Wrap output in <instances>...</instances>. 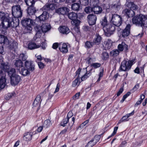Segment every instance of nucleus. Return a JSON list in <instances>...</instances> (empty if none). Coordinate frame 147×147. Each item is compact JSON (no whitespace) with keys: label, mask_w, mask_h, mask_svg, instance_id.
<instances>
[{"label":"nucleus","mask_w":147,"mask_h":147,"mask_svg":"<svg viewBox=\"0 0 147 147\" xmlns=\"http://www.w3.org/2000/svg\"><path fill=\"white\" fill-rule=\"evenodd\" d=\"M132 22L136 25L147 26V16L140 14L133 18Z\"/></svg>","instance_id":"nucleus-1"},{"label":"nucleus","mask_w":147,"mask_h":147,"mask_svg":"<svg viewBox=\"0 0 147 147\" xmlns=\"http://www.w3.org/2000/svg\"><path fill=\"white\" fill-rule=\"evenodd\" d=\"M21 23L22 25L25 27V31L26 32L31 33L32 30V26L34 23L33 20L29 18H26L22 20Z\"/></svg>","instance_id":"nucleus-2"},{"label":"nucleus","mask_w":147,"mask_h":147,"mask_svg":"<svg viewBox=\"0 0 147 147\" xmlns=\"http://www.w3.org/2000/svg\"><path fill=\"white\" fill-rule=\"evenodd\" d=\"M8 23L5 22L4 23L2 22L0 24V33L3 34H5L7 30L8 27H16L19 24L18 21L16 22V23Z\"/></svg>","instance_id":"nucleus-3"},{"label":"nucleus","mask_w":147,"mask_h":147,"mask_svg":"<svg viewBox=\"0 0 147 147\" xmlns=\"http://www.w3.org/2000/svg\"><path fill=\"white\" fill-rule=\"evenodd\" d=\"M40 29L41 30L38 29L36 27L37 30H36V37L39 38L41 36V32L46 33L49 31L51 28V26L48 24H43L40 27Z\"/></svg>","instance_id":"nucleus-4"},{"label":"nucleus","mask_w":147,"mask_h":147,"mask_svg":"<svg viewBox=\"0 0 147 147\" xmlns=\"http://www.w3.org/2000/svg\"><path fill=\"white\" fill-rule=\"evenodd\" d=\"M115 25L113 24H109L103 27V30L105 33V35L107 36H109L113 34L115 29Z\"/></svg>","instance_id":"nucleus-5"},{"label":"nucleus","mask_w":147,"mask_h":147,"mask_svg":"<svg viewBox=\"0 0 147 147\" xmlns=\"http://www.w3.org/2000/svg\"><path fill=\"white\" fill-rule=\"evenodd\" d=\"M133 62V61H127L125 60H123L121 62L119 71H127L129 70L131 68Z\"/></svg>","instance_id":"nucleus-6"},{"label":"nucleus","mask_w":147,"mask_h":147,"mask_svg":"<svg viewBox=\"0 0 147 147\" xmlns=\"http://www.w3.org/2000/svg\"><path fill=\"white\" fill-rule=\"evenodd\" d=\"M12 13L15 18H19L22 17V12L20 5L13 6L12 7Z\"/></svg>","instance_id":"nucleus-7"},{"label":"nucleus","mask_w":147,"mask_h":147,"mask_svg":"<svg viewBox=\"0 0 147 147\" xmlns=\"http://www.w3.org/2000/svg\"><path fill=\"white\" fill-rule=\"evenodd\" d=\"M0 20L2 21V22H5L8 23H15L12 17H10L9 14L3 12H0Z\"/></svg>","instance_id":"nucleus-8"},{"label":"nucleus","mask_w":147,"mask_h":147,"mask_svg":"<svg viewBox=\"0 0 147 147\" xmlns=\"http://www.w3.org/2000/svg\"><path fill=\"white\" fill-rule=\"evenodd\" d=\"M111 22L115 26L119 27L122 24V18L120 16L117 14L113 15Z\"/></svg>","instance_id":"nucleus-9"},{"label":"nucleus","mask_w":147,"mask_h":147,"mask_svg":"<svg viewBox=\"0 0 147 147\" xmlns=\"http://www.w3.org/2000/svg\"><path fill=\"white\" fill-rule=\"evenodd\" d=\"M25 67L31 72L33 71L35 69V65L33 62L31 61L26 60L24 62Z\"/></svg>","instance_id":"nucleus-10"},{"label":"nucleus","mask_w":147,"mask_h":147,"mask_svg":"<svg viewBox=\"0 0 147 147\" xmlns=\"http://www.w3.org/2000/svg\"><path fill=\"white\" fill-rule=\"evenodd\" d=\"M21 78L18 75H15L10 78L11 84L13 86L17 85L21 80Z\"/></svg>","instance_id":"nucleus-11"},{"label":"nucleus","mask_w":147,"mask_h":147,"mask_svg":"<svg viewBox=\"0 0 147 147\" xmlns=\"http://www.w3.org/2000/svg\"><path fill=\"white\" fill-rule=\"evenodd\" d=\"M87 18L90 25H92L95 24L97 19L96 15L93 14H89Z\"/></svg>","instance_id":"nucleus-12"},{"label":"nucleus","mask_w":147,"mask_h":147,"mask_svg":"<svg viewBox=\"0 0 147 147\" xmlns=\"http://www.w3.org/2000/svg\"><path fill=\"white\" fill-rule=\"evenodd\" d=\"M131 25L130 24L127 25L125 28L123 30L122 32V34L123 36H127L129 34Z\"/></svg>","instance_id":"nucleus-13"},{"label":"nucleus","mask_w":147,"mask_h":147,"mask_svg":"<svg viewBox=\"0 0 147 147\" xmlns=\"http://www.w3.org/2000/svg\"><path fill=\"white\" fill-rule=\"evenodd\" d=\"M59 32L63 34H67L70 32V30L69 28L66 26H60L58 28Z\"/></svg>","instance_id":"nucleus-14"},{"label":"nucleus","mask_w":147,"mask_h":147,"mask_svg":"<svg viewBox=\"0 0 147 147\" xmlns=\"http://www.w3.org/2000/svg\"><path fill=\"white\" fill-rule=\"evenodd\" d=\"M123 12L125 15L127 16L129 18L132 17L135 15L134 11L128 9H126L124 10Z\"/></svg>","instance_id":"nucleus-15"},{"label":"nucleus","mask_w":147,"mask_h":147,"mask_svg":"<svg viewBox=\"0 0 147 147\" xmlns=\"http://www.w3.org/2000/svg\"><path fill=\"white\" fill-rule=\"evenodd\" d=\"M68 8L66 7H61L58 8L56 12L59 14L64 15L69 11Z\"/></svg>","instance_id":"nucleus-16"},{"label":"nucleus","mask_w":147,"mask_h":147,"mask_svg":"<svg viewBox=\"0 0 147 147\" xmlns=\"http://www.w3.org/2000/svg\"><path fill=\"white\" fill-rule=\"evenodd\" d=\"M117 48L120 52L123 51L124 50L126 51L128 49V46L125 42H122L118 45Z\"/></svg>","instance_id":"nucleus-17"},{"label":"nucleus","mask_w":147,"mask_h":147,"mask_svg":"<svg viewBox=\"0 0 147 147\" xmlns=\"http://www.w3.org/2000/svg\"><path fill=\"white\" fill-rule=\"evenodd\" d=\"M14 64L16 67L17 68L18 71H20V69L23 67V63L20 60H15L14 62Z\"/></svg>","instance_id":"nucleus-18"},{"label":"nucleus","mask_w":147,"mask_h":147,"mask_svg":"<svg viewBox=\"0 0 147 147\" xmlns=\"http://www.w3.org/2000/svg\"><path fill=\"white\" fill-rule=\"evenodd\" d=\"M101 37L98 34H96L94 39L93 42L94 45H99L101 42Z\"/></svg>","instance_id":"nucleus-19"},{"label":"nucleus","mask_w":147,"mask_h":147,"mask_svg":"<svg viewBox=\"0 0 147 147\" xmlns=\"http://www.w3.org/2000/svg\"><path fill=\"white\" fill-rule=\"evenodd\" d=\"M47 18V12L46 11H44L42 14L36 18L41 21H45L46 20Z\"/></svg>","instance_id":"nucleus-20"},{"label":"nucleus","mask_w":147,"mask_h":147,"mask_svg":"<svg viewBox=\"0 0 147 147\" xmlns=\"http://www.w3.org/2000/svg\"><path fill=\"white\" fill-rule=\"evenodd\" d=\"M60 51L63 53H66L68 51L67 45L66 43L60 44L59 47Z\"/></svg>","instance_id":"nucleus-21"},{"label":"nucleus","mask_w":147,"mask_h":147,"mask_svg":"<svg viewBox=\"0 0 147 147\" xmlns=\"http://www.w3.org/2000/svg\"><path fill=\"white\" fill-rule=\"evenodd\" d=\"M19 71L20 74L24 76L30 75L31 72L29 69L25 67H22L21 68V70H20Z\"/></svg>","instance_id":"nucleus-22"},{"label":"nucleus","mask_w":147,"mask_h":147,"mask_svg":"<svg viewBox=\"0 0 147 147\" xmlns=\"http://www.w3.org/2000/svg\"><path fill=\"white\" fill-rule=\"evenodd\" d=\"M55 9L53 4H47L45 5L42 8V10L46 11H47L50 9L53 10Z\"/></svg>","instance_id":"nucleus-23"},{"label":"nucleus","mask_w":147,"mask_h":147,"mask_svg":"<svg viewBox=\"0 0 147 147\" xmlns=\"http://www.w3.org/2000/svg\"><path fill=\"white\" fill-rule=\"evenodd\" d=\"M40 96H37L35 99L32 105L33 107H39L40 101Z\"/></svg>","instance_id":"nucleus-24"},{"label":"nucleus","mask_w":147,"mask_h":147,"mask_svg":"<svg viewBox=\"0 0 147 147\" xmlns=\"http://www.w3.org/2000/svg\"><path fill=\"white\" fill-rule=\"evenodd\" d=\"M92 11L95 13L98 14L101 13L102 11L101 7L97 5L93 7L92 8Z\"/></svg>","instance_id":"nucleus-25"},{"label":"nucleus","mask_w":147,"mask_h":147,"mask_svg":"<svg viewBox=\"0 0 147 147\" xmlns=\"http://www.w3.org/2000/svg\"><path fill=\"white\" fill-rule=\"evenodd\" d=\"M96 137H95L94 139L90 141L86 145V147H92L95 145L97 142L96 140Z\"/></svg>","instance_id":"nucleus-26"},{"label":"nucleus","mask_w":147,"mask_h":147,"mask_svg":"<svg viewBox=\"0 0 147 147\" xmlns=\"http://www.w3.org/2000/svg\"><path fill=\"white\" fill-rule=\"evenodd\" d=\"M87 71V70L86 69H84L82 70L81 69L79 68L76 72V75L78 74V77L80 76L82 77L83 76L85 73Z\"/></svg>","instance_id":"nucleus-27"},{"label":"nucleus","mask_w":147,"mask_h":147,"mask_svg":"<svg viewBox=\"0 0 147 147\" xmlns=\"http://www.w3.org/2000/svg\"><path fill=\"white\" fill-rule=\"evenodd\" d=\"M32 133L31 132H27L24 134V139L26 141L30 140L32 139Z\"/></svg>","instance_id":"nucleus-28"},{"label":"nucleus","mask_w":147,"mask_h":147,"mask_svg":"<svg viewBox=\"0 0 147 147\" xmlns=\"http://www.w3.org/2000/svg\"><path fill=\"white\" fill-rule=\"evenodd\" d=\"M6 80L5 77L0 79V89L4 88L6 85Z\"/></svg>","instance_id":"nucleus-29"},{"label":"nucleus","mask_w":147,"mask_h":147,"mask_svg":"<svg viewBox=\"0 0 147 147\" xmlns=\"http://www.w3.org/2000/svg\"><path fill=\"white\" fill-rule=\"evenodd\" d=\"M68 16L69 18L72 20L76 19L77 17V14L73 12L69 13Z\"/></svg>","instance_id":"nucleus-30"},{"label":"nucleus","mask_w":147,"mask_h":147,"mask_svg":"<svg viewBox=\"0 0 147 147\" xmlns=\"http://www.w3.org/2000/svg\"><path fill=\"white\" fill-rule=\"evenodd\" d=\"M39 45H37L36 44L32 42H30L28 44V48L30 49H33L39 47Z\"/></svg>","instance_id":"nucleus-31"},{"label":"nucleus","mask_w":147,"mask_h":147,"mask_svg":"<svg viewBox=\"0 0 147 147\" xmlns=\"http://www.w3.org/2000/svg\"><path fill=\"white\" fill-rule=\"evenodd\" d=\"M7 73L8 74V75L10 78H11L12 76L17 75V74H16V69L14 68L9 69Z\"/></svg>","instance_id":"nucleus-32"},{"label":"nucleus","mask_w":147,"mask_h":147,"mask_svg":"<svg viewBox=\"0 0 147 147\" xmlns=\"http://www.w3.org/2000/svg\"><path fill=\"white\" fill-rule=\"evenodd\" d=\"M36 12L35 8L32 6H29L28 8V13L30 15H33Z\"/></svg>","instance_id":"nucleus-33"},{"label":"nucleus","mask_w":147,"mask_h":147,"mask_svg":"<svg viewBox=\"0 0 147 147\" xmlns=\"http://www.w3.org/2000/svg\"><path fill=\"white\" fill-rule=\"evenodd\" d=\"M71 8L74 11H78L81 8L80 5L78 3L72 4L71 5Z\"/></svg>","instance_id":"nucleus-34"},{"label":"nucleus","mask_w":147,"mask_h":147,"mask_svg":"<svg viewBox=\"0 0 147 147\" xmlns=\"http://www.w3.org/2000/svg\"><path fill=\"white\" fill-rule=\"evenodd\" d=\"M91 74V73L90 71L87 72V71L85 73L83 76L81 77V80L82 81H84L89 76H90Z\"/></svg>","instance_id":"nucleus-35"},{"label":"nucleus","mask_w":147,"mask_h":147,"mask_svg":"<svg viewBox=\"0 0 147 147\" xmlns=\"http://www.w3.org/2000/svg\"><path fill=\"white\" fill-rule=\"evenodd\" d=\"M119 52L120 51L118 50H114L111 52L110 54L113 57H116L119 55Z\"/></svg>","instance_id":"nucleus-36"},{"label":"nucleus","mask_w":147,"mask_h":147,"mask_svg":"<svg viewBox=\"0 0 147 147\" xmlns=\"http://www.w3.org/2000/svg\"><path fill=\"white\" fill-rule=\"evenodd\" d=\"M100 23L102 25L103 27H105L106 26L108 25V22L107 20V18L106 16L104 17L100 21Z\"/></svg>","instance_id":"nucleus-37"},{"label":"nucleus","mask_w":147,"mask_h":147,"mask_svg":"<svg viewBox=\"0 0 147 147\" xmlns=\"http://www.w3.org/2000/svg\"><path fill=\"white\" fill-rule=\"evenodd\" d=\"M7 40V39L6 36L2 35H0V43L4 44Z\"/></svg>","instance_id":"nucleus-38"},{"label":"nucleus","mask_w":147,"mask_h":147,"mask_svg":"<svg viewBox=\"0 0 147 147\" xmlns=\"http://www.w3.org/2000/svg\"><path fill=\"white\" fill-rule=\"evenodd\" d=\"M51 121L50 119L46 120L44 124V127L46 128L48 127L51 125Z\"/></svg>","instance_id":"nucleus-39"},{"label":"nucleus","mask_w":147,"mask_h":147,"mask_svg":"<svg viewBox=\"0 0 147 147\" xmlns=\"http://www.w3.org/2000/svg\"><path fill=\"white\" fill-rule=\"evenodd\" d=\"M27 5L29 6H32L34 4V0H24Z\"/></svg>","instance_id":"nucleus-40"},{"label":"nucleus","mask_w":147,"mask_h":147,"mask_svg":"<svg viewBox=\"0 0 147 147\" xmlns=\"http://www.w3.org/2000/svg\"><path fill=\"white\" fill-rule=\"evenodd\" d=\"M128 5L131 10L133 9L135 10L138 8V7L133 2H129Z\"/></svg>","instance_id":"nucleus-41"},{"label":"nucleus","mask_w":147,"mask_h":147,"mask_svg":"<svg viewBox=\"0 0 147 147\" xmlns=\"http://www.w3.org/2000/svg\"><path fill=\"white\" fill-rule=\"evenodd\" d=\"M80 78H76L73 82L72 86L74 87H75L76 86H78L80 83V81H79Z\"/></svg>","instance_id":"nucleus-42"},{"label":"nucleus","mask_w":147,"mask_h":147,"mask_svg":"<svg viewBox=\"0 0 147 147\" xmlns=\"http://www.w3.org/2000/svg\"><path fill=\"white\" fill-rule=\"evenodd\" d=\"M0 67L2 68L3 70L4 73L5 71H6L9 68V66L7 64H5V63H1Z\"/></svg>","instance_id":"nucleus-43"},{"label":"nucleus","mask_w":147,"mask_h":147,"mask_svg":"<svg viewBox=\"0 0 147 147\" xmlns=\"http://www.w3.org/2000/svg\"><path fill=\"white\" fill-rule=\"evenodd\" d=\"M72 24L74 25H75L76 26H78L80 23V21L78 20L75 19L71 22Z\"/></svg>","instance_id":"nucleus-44"},{"label":"nucleus","mask_w":147,"mask_h":147,"mask_svg":"<svg viewBox=\"0 0 147 147\" xmlns=\"http://www.w3.org/2000/svg\"><path fill=\"white\" fill-rule=\"evenodd\" d=\"M94 45L93 42L87 41L85 43L86 47L87 48H90Z\"/></svg>","instance_id":"nucleus-45"},{"label":"nucleus","mask_w":147,"mask_h":147,"mask_svg":"<svg viewBox=\"0 0 147 147\" xmlns=\"http://www.w3.org/2000/svg\"><path fill=\"white\" fill-rule=\"evenodd\" d=\"M27 57V56L24 54H21L20 56V59L23 61H26Z\"/></svg>","instance_id":"nucleus-46"},{"label":"nucleus","mask_w":147,"mask_h":147,"mask_svg":"<svg viewBox=\"0 0 147 147\" xmlns=\"http://www.w3.org/2000/svg\"><path fill=\"white\" fill-rule=\"evenodd\" d=\"M80 3L84 5H87L89 3V0H80Z\"/></svg>","instance_id":"nucleus-47"},{"label":"nucleus","mask_w":147,"mask_h":147,"mask_svg":"<svg viewBox=\"0 0 147 147\" xmlns=\"http://www.w3.org/2000/svg\"><path fill=\"white\" fill-rule=\"evenodd\" d=\"M69 119L67 118H66L63 120V121L61 123V126L63 127L65 126L66 124L69 121Z\"/></svg>","instance_id":"nucleus-48"},{"label":"nucleus","mask_w":147,"mask_h":147,"mask_svg":"<svg viewBox=\"0 0 147 147\" xmlns=\"http://www.w3.org/2000/svg\"><path fill=\"white\" fill-rule=\"evenodd\" d=\"M131 94L130 92H128L127 93L124 95L123 97L122 100L121 101V102H123Z\"/></svg>","instance_id":"nucleus-49"},{"label":"nucleus","mask_w":147,"mask_h":147,"mask_svg":"<svg viewBox=\"0 0 147 147\" xmlns=\"http://www.w3.org/2000/svg\"><path fill=\"white\" fill-rule=\"evenodd\" d=\"M5 75L4 71L3 70L2 68L0 67V77L3 78L5 77Z\"/></svg>","instance_id":"nucleus-50"},{"label":"nucleus","mask_w":147,"mask_h":147,"mask_svg":"<svg viewBox=\"0 0 147 147\" xmlns=\"http://www.w3.org/2000/svg\"><path fill=\"white\" fill-rule=\"evenodd\" d=\"M102 58L105 60H106L109 57L108 54L107 52H105L102 54Z\"/></svg>","instance_id":"nucleus-51"},{"label":"nucleus","mask_w":147,"mask_h":147,"mask_svg":"<svg viewBox=\"0 0 147 147\" xmlns=\"http://www.w3.org/2000/svg\"><path fill=\"white\" fill-rule=\"evenodd\" d=\"M100 64L98 63H94L91 64V66L94 68H97L100 66Z\"/></svg>","instance_id":"nucleus-52"},{"label":"nucleus","mask_w":147,"mask_h":147,"mask_svg":"<svg viewBox=\"0 0 147 147\" xmlns=\"http://www.w3.org/2000/svg\"><path fill=\"white\" fill-rule=\"evenodd\" d=\"M18 44L15 42H13L10 45L11 48L16 49L17 48Z\"/></svg>","instance_id":"nucleus-53"},{"label":"nucleus","mask_w":147,"mask_h":147,"mask_svg":"<svg viewBox=\"0 0 147 147\" xmlns=\"http://www.w3.org/2000/svg\"><path fill=\"white\" fill-rule=\"evenodd\" d=\"M127 118L128 116H126V115L123 116L122 117V119L120 120L119 121L118 123H120L121 122L127 121Z\"/></svg>","instance_id":"nucleus-54"},{"label":"nucleus","mask_w":147,"mask_h":147,"mask_svg":"<svg viewBox=\"0 0 147 147\" xmlns=\"http://www.w3.org/2000/svg\"><path fill=\"white\" fill-rule=\"evenodd\" d=\"M92 10V8L89 6L87 7L84 9L85 11L87 13H89Z\"/></svg>","instance_id":"nucleus-55"},{"label":"nucleus","mask_w":147,"mask_h":147,"mask_svg":"<svg viewBox=\"0 0 147 147\" xmlns=\"http://www.w3.org/2000/svg\"><path fill=\"white\" fill-rule=\"evenodd\" d=\"M118 128V127H116L114 128V131H113V133L111 135V136H110L108 138V139L109 138H110L112 136H113L116 133L117 131Z\"/></svg>","instance_id":"nucleus-56"},{"label":"nucleus","mask_w":147,"mask_h":147,"mask_svg":"<svg viewBox=\"0 0 147 147\" xmlns=\"http://www.w3.org/2000/svg\"><path fill=\"white\" fill-rule=\"evenodd\" d=\"M103 75V70L102 71H100L99 74V78L97 80V82H99L100 80V78L102 77Z\"/></svg>","instance_id":"nucleus-57"},{"label":"nucleus","mask_w":147,"mask_h":147,"mask_svg":"<svg viewBox=\"0 0 147 147\" xmlns=\"http://www.w3.org/2000/svg\"><path fill=\"white\" fill-rule=\"evenodd\" d=\"M60 44H58L57 43H55L53 44L52 47L55 49H56L58 47H59Z\"/></svg>","instance_id":"nucleus-58"},{"label":"nucleus","mask_w":147,"mask_h":147,"mask_svg":"<svg viewBox=\"0 0 147 147\" xmlns=\"http://www.w3.org/2000/svg\"><path fill=\"white\" fill-rule=\"evenodd\" d=\"M38 64L40 68L42 69L45 66L44 64L41 62H39L38 63Z\"/></svg>","instance_id":"nucleus-59"},{"label":"nucleus","mask_w":147,"mask_h":147,"mask_svg":"<svg viewBox=\"0 0 147 147\" xmlns=\"http://www.w3.org/2000/svg\"><path fill=\"white\" fill-rule=\"evenodd\" d=\"M80 95V93L79 92L76 93L75 95L73 97V99L74 100L78 99L79 98V97Z\"/></svg>","instance_id":"nucleus-60"},{"label":"nucleus","mask_w":147,"mask_h":147,"mask_svg":"<svg viewBox=\"0 0 147 147\" xmlns=\"http://www.w3.org/2000/svg\"><path fill=\"white\" fill-rule=\"evenodd\" d=\"M73 115V113L71 112H69L67 115V118L69 119Z\"/></svg>","instance_id":"nucleus-61"},{"label":"nucleus","mask_w":147,"mask_h":147,"mask_svg":"<svg viewBox=\"0 0 147 147\" xmlns=\"http://www.w3.org/2000/svg\"><path fill=\"white\" fill-rule=\"evenodd\" d=\"M75 121V118L74 117H73L71 118V121H70L69 122V124L70 125H72L74 123Z\"/></svg>","instance_id":"nucleus-62"},{"label":"nucleus","mask_w":147,"mask_h":147,"mask_svg":"<svg viewBox=\"0 0 147 147\" xmlns=\"http://www.w3.org/2000/svg\"><path fill=\"white\" fill-rule=\"evenodd\" d=\"M123 90V89L122 88H121L120 89L119 91L118 92L117 94V96H119Z\"/></svg>","instance_id":"nucleus-63"},{"label":"nucleus","mask_w":147,"mask_h":147,"mask_svg":"<svg viewBox=\"0 0 147 147\" xmlns=\"http://www.w3.org/2000/svg\"><path fill=\"white\" fill-rule=\"evenodd\" d=\"M120 4L119 3L117 4H115L114 5V7L116 8L117 9H119L120 8Z\"/></svg>","instance_id":"nucleus-64"}]
</instances>
